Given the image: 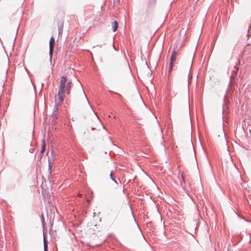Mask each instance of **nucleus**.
<instances>
[{
  "instance_id": "6e6552de",
  "label": "nucleus",
  "mask_w": 251,
  "mask_h": 251,
  "mask_svg": "<svg viewBox=\"0 0 251 251\" xmlns=\"http://www.w3.org/2000/svg\"><path fill=\"white\" fill-rule=\"evenodd\" d=\"M112 175H113V174H112V173L111 172V174H110V176H111V177L112 179H113V177H112Z\"/></svg>"
},
{
  "instance_id": "20e7f679",
  "label": "nucleus",
  "mask_w": 251,
  "mask_h": 251,
  "mask_svg": "<svg viewBox=\"0 0 251 251\" xmlns=\"http://www.w3.org/2000/svg\"><path fill=\"white\" fill-rule=\"evenodd\" d=\"M112 28L113 31H115L118 27V23L116 21H114L111 23Z\"/></svg>"
},
{
  "instance_id": "7ed1b4c3",
  "label": "nucleus",
  "mask_w": 251,
  "mask_h": 251,
  "mask_svg": "<svg viewBox=\"0 0 251 251\" xmlns=\"http://www.w3.org/2000/svg\"><path fill=\"white\" fill-rule=\"evenodd\" d=\"M54 42L55 40L54 38L51 37L50 40V56L52 55L53 53Z\"/></svg>"
},
{
  "instance_id": "39448f33",
  "label": "nucleus",
  "mask_w": 251,
  "mask_h": 251,
  "mask_svg": "<svg viewBox=\"0 0 251 251\" xmlns=\"http://www.w3.org/2000/svg\"><path fill=\"white\" fill-rule=\"evenodd\" d=\"M46 143L45 141L44 140H43L42 143V147H41V153H43L45 151L46 149Z\"/></svg>"
},
{
  "instance_id": "423d86ee",
  "label": "nucleus",
  "mask_w": 251,
  "mask_h": 251,
  "mask_svg": "<svg viewBox=\"0 0 251 251\" xmlns=\"http://www.w3.org/2000/svg\"><path fill=\"white\" fill-rule=\"evenodd\" d=\"M44 251H48V250H47V248H48L47 241L45 237L44 238Z\"/></svg>"
},
{
  "instance_id": "f03ea898",
  "label": "nucleus",
  "mask_w": 251,
  "mask_h": 251,
  "mask_svg": "<svg viewBox=\"0 0 251 251\" xmlns=\"http://www.w3.org/2000/svg\"><path fill=\"white\" fill-rule=\"evenodd\" d=\"M179 49L177 48V45L174 48V50L172 52L170 63L169 67L168 69L169 74H170L173 70L174 64L176 62L177 56L178 54Z\"/></svg>"
},
{
  "instance_id": "9d476101",
  "label": "nucleus",
  "mask_w": 251,
  "mask_h": 251,
  "mask_svg": "<svg viewBox=\"0 0 251 251\" xmlns=\"http://www.w3.org/2000/svg\"><path fill=\"white\" fill-rule=\"evenodd\" d=\"M81 195H82L81 194H79V195H78V196H79V197H80L81 196Z\"/></svg>"
},
{
  "instance_id": "f257e3e1",
  "label": "nucleus",
  "mask_w": 251,
  "mask_h": 251,
  "mask_svg": "<svg viewBox=\"0 0 251 251\" xmlns=\"http://www.w3.org/2000/svg\"><path fill=\"white\" fill-rule=\"evenodd\" d=\"M67 79L65 76L61 77L58 94L55 98V103L57 106L61 105L64 99L65 95H69L70 93L72 82L69 81L67 83Z\"/></svg>"
},
{
  "instance_id": "0eeeda50",
  "label": "nucleus",
  "mask_w": 251,
  "mask_h": 251,
  "mask_svg": "<svg viewBox=\"0 0 251 251\" xmlns=\"http://www.w3.org/2000/svg\"><path fill=\"white\" fill-rule=\"evenodd\" d=\"M41 218H42V222H43V223H44V222H45V219H44V217H43V215H42Z\"/></svg>"
},
{
  "instance_id": "9b49d317",
  "label": "nucleus",
  "mask_w": 251,
  "mask_h": 251,
  "mask_svg": "<svg viewBox=\"0 0 251 251\" xmlns=\"http://www.w3.org/2000/svg\"><path fill=\"white\" fill-rule=\"evenodd\" d=\"M250 32L251 33V28H250Z\"/></svg>"
},
{
  "instance_id": "1a4fd4ad",
  "label": "nucleus",
  "mask_w": 251,
  "mask_h": 251,
  "mask_svg": "<svg viewBox=\"0 0 251 251\" xmlns=\"http://www.w3.org/2000/svg\"><path fill=\"white\" fill-rule=\"evenodd\" d=\"M182 177L183 179L184 180V176L183 175H182Z\"/></svg>"
}]
</instances>
